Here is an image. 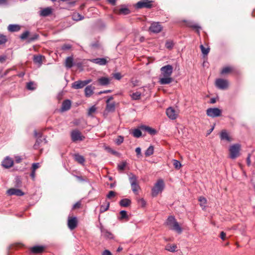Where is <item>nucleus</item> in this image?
I'll use <instances>...</instances> for the list:
<instances>
[{
    "instance_id": "nucleus-49",
    "label": "nucleus",
    "mask_w": 255,
    "mask_h": 255,
    "mask_svg": "<svg viewBox=\"0 0 255 255\" xmlns=\"http://www.w3.org/2000/svg\"><path fill=\"white\" fill-rule=\"evenodd\" d=\"M27 88L30 90H33L35 89V84L33 82H29L27 84Z\"/></svg>"
},
{
    "instance_id": "nucleus-48",
    "label": "nucleus",
    "mask_w": 255,
    "mask_h": 255,
    "mask_svg": "<svg viewBox=\"0 0 255 255\" xmlns=\"http://www.w3.org/2000/svg\"><path fill=\"white\" fill-rule=\"evenodd\" d=\"M129 12V10L128 8L126 7L124 8H121L119 10V13L120 14H127Z\"/></svg>"
},
{
    "instance_id": "nucleus-33",
    "label": "nucleus",
    "mask_w": 255,
    "mask_h": 255,
    "mask_svg": "<svg viewBox=\"0 0 255 255\" xmlns=\"http://www.w3.org/2000/svg\"><path fill=\"white\" fill-rule=\"evenodd\" d=\"M141 96V93L139 92H136L131 95V97L133 100H137L140 99Z\"/></svg>"
},
{
    "instance_id": "nucleus-64",
    "label": "nucleus",
    "mask_w": 255,
    "mask_h": 255,
    "mask_svg": "<svg viewBox=\"0 0 255 255\" xmlns=\"http://www.w3.org/2000/svg\"><path fill=\"white\" fill-rule=\"evenodd\" d=\"M6 60V56H0V62H3Z\"/></svg>"
},
{
    "instance_id": "nucleus-45",
    "label": "nucleus",
    "mask_w": 255,
    "mask_h": 255,
    "mask_svg": "<svg viewBox=\"0 0 255 255\" xmlns=\"http://www.w3.org/2000/svg\"><path fill=\"white\" fill-rule=\"evenodd\" d=\"M96 110L97 109L95 106L91 107L88 110V115L90 116H93V115L96 112Z\"/></svg>"
},
{
    "instance_id": "nucleus-36",
    "label": "nucleus",
    "mask_w": 255,
    "mask_h": 255,
    "mask_svg": "<svg viewBox=\"0 0 255 255\" xmlns=\"http://www.w3.org/2000/svg\"><path fill=\"white\" fill-rule=\"evenodd\" d=\"M83 16L79 13H74L72 15V18L74 20L78 21L83 19Z\"/></svg>"
},
{
    "instance_id": "nucleus-6",
    "label": "nucleus",
    "mask_w": 255,
    "mask_h": 255,
    "mask_svg": "<svg viewBox=\"0 0 255 255\" xmlns=\"http://www.w3.org/2000/svg\"><path fill=\"white\" fill-rule=\"evenodd\" d=\"M206 112L208 116L212 118L219 117L222 114V111L217 108L208 109Z\"/></svg>"
},
{
    "instance_id": "nucleus-1",
    "label": "nucleus",
    "mask_w": 255,
    "mask_h": 255,
    "mask_svg": "<svg viewBox=\"0 0 255 255\" xmlns=\"http://www.w3.org/2000/svg\"><path fill=\"white\" fill-rule=\"evenodd\" d=\"M161 73L159 77V83L161 85L168 84L173 81L171 75L173 67L170 65H165L160 68Z\"/></svg>"
},
{
    "instance_id": "nucleus-59",
    "label": "nucleus",
    "mask_w": 255,
    "mask_h": 255,
    "mask_svg": "<svg viewBox=\"0 0 255 255\" xmlns=\"http://www.w3.org/2000/svg\"><path fill=\"white\" fill-rule=\"evenodd\" d=\"M22 158L19 156H16L15 157V160L16 163H19L21 162Z\"/></svg>"
},
{
    "instance_id": "nucleus-25",
    "label": "nucleus",
    "mask_w": 255,
    "mask_h": 255,
    "mask_svg": "<svg viewBox=\"0 0 255 255\" xmlns=\"http://www.w3.org/2000/svg\"><path fill=\"white\" fill-rule=\"evenodd\" d=\"M141 130L147 131L150 134H154L156 133V130L150 127H146L145 126H141L140 127Z\"/></svg>"
},
{
    "instance_id": "nucleus-53",
    "label": "nucleus",
    "mask_w": 255,
    "mask_h": 255,
    "mask_svg": "<svg viewBox=\"0 0 255 255\" xmlns=\"http://www.w3.org/2000/svg\"><path fill=\"white\" fill-rule=\"evenodd\" d=\"M138 203L141 205V207H143L145 206L146 202L143 198L139 199L138 200Z\"/></svg>"
},
{
    "instance_id": "nucleus-20",
    "label": "nucleus",
    "mask_w": 255,
    "mask_h": 255,
    "mask_svg": "<svg viewBox=\"0 0 255 255\" xmlns=\"http://www.w3.org/2000/svg\"><path fill=\"white\" fill-rule=\"evenodd\" d=\"M74 157L75 160L78 162L79 163L83 165L84 164V162L85 161V159L84 157L80 155L78 153H75L74 154Z\"/></svg>"
},
{
    "instance_id": "nucleus-27",
    "label": "nucleus",
    "mask_w": 255,
    "mask_h": 255,
    "mask_svg": "<svg viewBox=\"0 0 255 255\" xmlns=\"http://www.w3.org/2000/svg\"><path fill=\"white\" fill-rule=\"evenodd\" d=\"M141 129L134 128L130 131V133L135 137H139L141 135Z\"/></svg>"
},
{
    "instance_id": "nucleus-63",
    "label": "nucleus",
    "mask_w": 255,
    "mask_h": 255,
    "mask_svg": "<svg viewBox=\"0 0 255 255\" xmlns=\"http://www.w3.org/2000/svg\"><path fill=\"white\" fill-rule=\"evenodd\" d=\"M81 204L80 202L76 203L73 206V208H78L80 207Z\"/></svg>"
},
{
    "instance_id": "nucleus-21",
    "label": "nucleus",
    "mask_w": 255,
    "mask_h": 255,
    "mask_svg": "<svg viewBox=\"0 0 255 255\" xmlns=\"http://www.w3.org/2000/svg\"><path fill=\"white\" fill-rule=\"evenodd\" d=\"M93 63L99 64L100 65H104L107 63V60L105 58H96L91 60Z\"/></svg>"
},
{
    "instance_id": "nucleus-44",
    "label": "nucleus",
    "mask_w": 255,
    "mask_h": 255,
    "mask_svg": "<svg viewBox=\"0 0 255 255\" xmlns=\"http://www.w3.org/2000/svg\"><path fill=\"white\" fill-rule=\"evenodd\" d=\"M121 217L119 218L120 220H122L124 219H128V216L127 215V212L125 210H122L120 212Z\"/></svg>"
},
{
    "instance_id": "nucleus-23",
    "label": "nucleus",
    "mask_w": 255,
    "mask_h": 255,
    "mask_svg": "<svg viewBox=\"0 0 255 255\" xmlns=\"http://www.w3.org/2000/svg\"><path fill=\"white\" fill-rule=\"evenodd\" d=\"M94 87L92 86H87L85 89V93L86 97H90L93 94Z\"/></svg>"
},
{
    "instance_id": "nucleus-57",
    "label": "nucleus",
    "mask_w": 255,
    "mask_h": 255,
    "mask_svg": "<svg viewBox=\"0 0 255 255\" xmlns=\"http://www.w3.org/2000/svg\"><path fill=\"white\" fill-rule=\"evenodd\" d=\"M71 47V46L70 44H64L62 47V49L63 50H68L70 49Z\"/></svg>"
},
{
    "instance_id": "nucleus-26",
    "label": "nucleus",
    "mask_w": 255,
    "mask_h": 255,
    "mask_svg": "<svg viewBox=\"0 0 255 255\" xmlns=\"http://www.w3.org/2000/svg\"><path fill=\"white\" fill-rule=\"evenodd\" d=\"M186 25L189 27L196 29L198 33L199 32V29H201L200 26H199L197 24L194 23L193 22H188L187 23Z\"/></svg>"
},
{
    "instance_id": "nucleus-9",
    "label": "nucleus",
    "mask_w": 255,
    "mask_h": 255,
    "mask_svg": "<svg viewBox=\"0 0 255 255\" xmlns=\"http://www.w3.org/2000/svg\"><path fill=\"white\" fill-rule=\"evenodd\" d=\"M71 136L73 141H81L84 137L78 130H74L71 132Z\"/></svg>"
},
{
    "instance_id": "nucleus-11",
    "label": "nucleus",
    "mask_w": 255,
    "mask_h": 255,
    "mask_svg": "<svg viewBox=\"0 0 255 255\" xmlns=\"http://www.w3.org/2000/svg\"><path fill=\"white\" fill-rule=\"evenodd\" d=\"M113 99V97H110L106 101L107 106L106 111L108 112H113L115 109V102L110 103V102Z\"/></svg>"
},
{
    "instance_id": "nucleus-13",
    "label": "nucleus",
    "mask_w": 255,
    "mask_h": 255,
    "mask_svg": "<svg viewBox=\"0 0 255 255\" xmlns=\"http://www.w3.org/2000/svg\"><path fill=\"white\" fill-rule=\"evenodd\" d=\"M8 195H16L17 196H22L24 195V193L19 189L11 188L7 191Z\"/></svg>"
},
{
    "instance_id": "nucleus-58",
    "label": "nucleus",
    "mask_w": 255,
    "mask_h": 255,
    "mask_svg": "<svg viewBox=\"0 0 255 255\" xmlns=\"http://www.w3.org/2000/svg\"><path fill=\"white\" fill-rule=\"evenodd\" d=\"M114 77L117 80H120L121 79L122 76L121 75V74L119 73H117L114 74Z\"/></svg>"
},
{
    "instance_id": "nucleus-34",
    "label": "nucleus",
    "mask_w": 255,
    "mask_h": 255,
    "mask_svg": "<svg viewBox=\"0 0 255 255\" xmlns=\"http://www.w3.org/2000/svg\"><path fill=\"white\" fill-rule=\"evenodd\" d=\"M154 151V147L153 146L150 145L145 151V155L146 156H150L152 155Z\"/></svg>"
},
{
    "instance_id": "nucleus-41",
    "label": "nucleus",
    "mask_w": 255,
    "mask_h": 255,
    "mask_svg": "<svg viewBox=\"0 0 255 255\" xmlns=\"http://www.w3.org/2000/svg\"><path fill=\"white\" fill-rule=\"evenodd\" d=\"M233 68L231 67H224L221 72L223 74H226L231 72L233 70Z\"/></svg>"
},
{
    "instance_id": "nucleus-55",
    "label": "nucleus",
    "mask_w": 255,
    "mask_h": 255,
    "mask_svg": "<svg viewBox=\"0 0 255 255\" xmlns=\"http://www.w3.org/2000/svg\"><path fill=\"white\" fill-rule=\"evenodd\" d=\"M115 196V192L113 191H110L108 194L107 195L108 198H111Z\"/></svg>"
},
{
    "instance_id": "nucleus-37",
    "label": "nucleus",
    "mask_w": 255,
    "mask_h": 255,
    "mask_svg": "<svg viewBox=\"0 0 255 255\" xmlns=\"http://www.w3.org/2000/svg\"><path fill=\"white\" fill-rule=\"evenodd\" d=\"M131 187L132 191L133 192V193L135 194H138V192H137L138 190L139 189V186L138 185L137 183H135V184H131Z\"/></svg>"
},
{
    "instance_id": "nucleus-39",
    "label": "nucleus",
    "mask_w": 255,
    "mask_h": 255,
    "mask_svg": "<svg viewBox=\"0 0 255 255\" xmlns=\"http://www.w3.org/2000/svg\"><path fill=\"white\" fill-rule=\"evenodd\" d=\"M174 46V43L173 41L168 40L165 43V47L168 49H171Z\"/></svg>"
},
{
    "instance_id": "nucleus-29",
    "label": "nucleus",
    "mask_w": 255,
    "mask_h": 255,
    "mask_svg": "<svg viewBox=\"0 0 255 255\" xmlns=\"http://www.w3.org/2000/svg\"><path fill=\"white\" fill-rule=\"evenodd\" d=\"M131 203V201L127 198H125L121 200L120 202V205L122 207H128Z\"/></svg>"
},
{
    "instance_id": "nucleus-60",
    "label": "nucleus",
    "mask_w": 255,
    "mask_h": 255,
    "mask_svg": "<svg viewBox=\"0 0 255 255\" xmlns=\"http://www.w3.org/2000/svg\"><path fill=\"white\" fill-rule=\"evenodd\" d=\"M220 237L222 240H225L226 237V233L224 232H221Z\"/></svg>"
},
{
    "instance_id": "nucleus-2",
    "label": "nucleus",
    "mask_w": 255,
    "mask_h": 255,
    "mask_svg": "<svg viewBox=\"0 0 255 255\" xmlns=\"http://www.w3.org/2000/svg\"><path fill=\"white\" fill-rule=\"evenodd\" d=\"M166 224L169 229L176 232L178 234H180L182 232L181 227L179 226L174 216H169L166 220Z\"/></svg>"
},
{
    "instance_id": "nucleus-16",
    "label": "nucleus",
    "mask_w": 255,
    "mask_h": 255,
    "mask_svg": "<svg viewBox=\"0 0 255 255\" xmlns=\"http://www.w3.org/2000/svg\"><path fill=\"white\" fill-rule=\"evenodd\" d=\"M151 1L148 0H142L138 1L136 3V6L137 8H140L142 7L149 8L151 7Z\"/></svg>"
},
{
    "instance_id": "nucleus-4",
    "label": "nucleus",
    "mask_w": 255,
    "mask_h": 255,
    "mask_svg": "<svg viewBox=\"0 0 255 255\" xmlns=\"http://www.w3.org/2000/svg\"><path fill=\"white\" fill-rule=\"evenodd\" d=\"M164 187V183L162 179L157 180L152 189V195L153 196H157L161 192Z\"/></svg>"
},
{
    "instance_id": "nucleus-17",
    "label": "nucleus",
    "mask_w": 255,
    "mask_h": 255,
    "mask_svg": "<svg viewBox=\"0 0 255 255\" xmlns=\"http://www.w3.org/2000/svg\"><path fill=\"white\" fill-rule=\"evenodd\" d=\"M71 106V102L70 100H66L63 102L61 111L65 112L69 110Z\"/></svg>"
},
{
    "instance_id": "nucleus-28",
    "label": "nucleus",
    "mask_w": 255,
    "mask_h": 255,
    "mask_svg": "<svg viewBox=\"0 0 255 255\" xmlns=\"http://www.w3.org/2000/svg\"><path fill=\"white\" fill-rule=\"evenodd\" d=\"M98 82L101 85H107L110 83V79L107 77H101L98 79Z\"/></svg>"
},
{
    "instance_id": "nucleus-61",
    "label": "nucleus",
    "mask_w": 255,
    "mask_h": 255,
    "mask_svg": "<svg viewBox=\"0 0 255 255\" xmlns=\"http://www.w3.org/2000/svg\"><path fill=\"white\" fill-rule=\"evenodd\" d=\"M250 157H251V155L249 154L247 158V164L248 166H250L251 165V163Z\"/></svg>"
},
{
    "instance_id": "nucleus-52",
    "label": "nucleus",
    "mask_w": 255,
    "mask_h": 255,
    "mask_svg": "<svg viewBox=\"0 0 255 255\" xmlns=\"http://www.w3.org/2000/svg\"><path fill=\"white\" fill-rule=\"evenodd\" d=\"M6 41L5 36L0 34V44L4 43Z\"/></svg>"
},
{
    "instance_id": "nucleus-19",
    "label": "nucleus",
    "mask_w": 255,
    "mask_h": 255,
    "mask_svg": "<svg viewBox=\"0 0 255 255\" xmlns=\"http://www.w3.org/2000/svg\"><path fill=\"white\" fill-rule=\"evenodd\" d=\"M221 138L227 142L232 141V137L230 135V134L226 131H222L221 133Z\"/></svg>"
},
{
    "instance_id": "nucleus-31",
    "label": "nucleus",
    "mask_w": 255,
    "mask_h": 255,
    "mask_svg": "<svg viewBox=\"0 0 255 255\" xmlns=\"http://www.w3.org/2000/svg\"><path fill=\"white\" fill-rule=\"evenodd\" d=\"M73 59L72 57H68L65 61V66L66 67L70 68L73 66Z\"/></svg>"
},
{
    "instance_id": "nucleus-35",
    "label": "nucleus",
    "mask_w": 255,
    "mask_h": 255,
    "mask_svg": "<svg viewBox=\"0 0 255 255\" xmlns=\"http://www.w3.org/2000/svg\"><path fill=\"white\" fill-rule=\"evenodd\" d=\"M105 150H107V152L111 153V154L115 155H118L119 153L117 152L116 151L113 150L112 149L110 146H104Z\"/></svg>"
},
{
    "instance_id": "nucleus-50",
    "label": "nucleus",
    "mask_w": 255,
    "mask_h": 255,
    "mask_svg": "<svg viewBox=\"0 0 255 255\" xmlns=\"http://www.w3.org/2000/svg\"><path fill=\"white\" fill-rule=\"evenodd\" d=\"M29 36V31H26L24 32V33H23L21 35V36H20V38H21V39H23H23H26V38H28Z\"/></svg>"
},
{
    "instance_id": "nucleus-3",
    "label": "nucleus",
    "mask_w": 255,
    "mask_h": 255,
    "mask_svg": "<svg viewBox=\"0 0 255 255\" xmlns=\"http://www.w3.org/2000/svg\"><path fill=\"white\" fill-rule=\"evenodd\" d=\"M241 155L240 144H232L229 148V158L234 160Z\"/></svg>"
},
{
    "instance_id": "nucleus-5",
    "label": "nucleus",
    "mask_w": 255,
    "mask_h": 255,
    "mask_svg": "<svg viewBox=\"0 0 255 255\" xmlns=\"http://www.w3.org/2000/svg\"><path fill=\"white\" fill-rule=\"evenodd\" d=\"M100 230L101 233V236L106 240H114L115 236L114 234L108 230L107 229L104 228L102 225H100Z\"/></svg>"
},
{
    "instance_id": "nucleus-38",
    "label": "nucleus",
    "mask_w": 255,
    "mask_h": 255,
    "mask_svg": "<svg viewBox=\"0 0 255 255\" xmlns=\"http://www.w3.org/2000/svg\"><path fill=\"white\" fill-rule=\"evenodd\" d=\"M43 58H44V57L41 55L36 56L34 57V61L35 63L41 64Z\"/></svg>"
},
{
    "instance_id": "nucleus-51",
    "label": "nucleus",
    "mask_w": 255,
    "mask_h": 255,
    "mask_svg": "<svg viewBox=\"0 0 255 255\" xmlns=\"http://www.w3.org/2000/svg\"><path fill=\"white\" fill-rule=\"evenodd\" d=\"M126 165V163L123 162L118 165V169L121 170H123L125 169Z\"/></svg>"
},
{
    "instance_id": "nucleus-7",
    "label": "nucleus",
    "mask_w": 255,
    "mask_h": 255,
    "mask_svg": "<svg viewBox=\"0 0 255 255\" xmlns=\"http://www.w3.org/2000/svg\"><path fill=\"white\" fill-rule=\"evenodd\" d=\"M91 82V79L85 81H77L72 84V87L75 89H81Z\"/></svg>"
},
{
    "instance_id": "nucleus-42",
    "label": "nucleus",
    "mask_w": 255,
    "mask_h": 255,
    "mask_svg": "<svg viewBox=\"0 0 255 255\" xmlns=\"http://www.w3.org/2000/svg\"><path fill=\"white\" fill-rule=\"evenodd\" d=\"M109 206H110L109 202L107 203L106 206H105L103 205H101L100 207V213H103V212L106 211L107 210H108L109 208Z\"/></svg>"
},
{
    "instance_id": "nucleus-30",
    "label": "nucleus",
    "mask_w": 255,
    "mask_h": 255,
    "mask_svg": "<svg viewBox=\"0 0 255 255\" xmlns=\"http://www.w3.org/2000/svg\"><path fill=\"white\" fill-rule=\"evenodd\" d=\"M20 29V26L17 24H10L8 26V30L11 32L17 31Z\"/></svg>"
},
{
    "instance_id": "nucleus-47",
    "label": "nucleus",
    "mask_w": 255,
    "mask_h": 255,
    "mask_svg": "<svg viewBox=\"0 0 255 255\" xmlns=\"http://www.w3.org/2000/svg\"><path fill=\"white\" fill-rule=\"evenodd\" d=\"M38 37V35L36 34H34L32 35L29 36V37L28 38V42H30L31 41H34L35 40L37 39Z\"/></svg>"
},
{
    "instance_id": "nucleus-12",
    "label": "nucleus",
    "mask_w": 255,
    "mask_h": 255,
    "mask_svg": "<svg viewBox=\"0 0 255 255\" xmlns=\"http://www.w3.org/2000/svg\"><path fill=\"white\" fill-rule=\"evenodd\" d=\"M162 29V27L158 22H153L151 23L149 30L153 33H159Z\"/></svg>"
},
{
    "instance_id": "nucleus-10",
    "label": "nucleus",
    "mask_w": 255,
    "mask_h": 255,
    "mask_svg": "<svg viewBox=\"0 0 255 255\" xmlns=\"http://www.w3.org/2000/svg\"><path fill=\"white\" fill-rule=\"evenodd\" d=\"M166 115L170 119L174 120L177 117L178 111L171 107H169L166 110Z\"/></svg>"
},
{
    "instance_id": "nucleus-32",
    "label": "nucleus",
    "mask_w": 255,
    "mask_h": 255,
    "mask_svg": "<svg viewBox=\"0 0 255 255\" xmlns=\"http://www.w3.org/2000/svg\"><path fill=\"white\" fill-rule=\"evenodd\" d=\"M128 176L130 185L137 183V177L134 174L130 173Z\"/></svg>"
},
{
    "instance_id": "nucleus-14",
    "label": "nucleus",
    "mask_w": 255,
    "mask_h": 255,
    "mask_svg": "<svg viewBox=\"0 0 255 255\" xmlns=\"http://www.w3.org/2000/svg\"><path fill=\"white\" fill-rule=\"evenodd\" d=\"M13 164V160L8 156L6 157L2 162V165L5 168H9Z\"/></svg>"
},
{
    "instance_id": "nucleus-18",
    "label": "nucleus",
    "mask_w": 255,
    "mask_h": 255,
    "mask_svg": "<svg viewBox=\"0 0 255 255\" xmlns=\"http://www.w3.org/2000/svg\"><path fill=\"white\" fill-rule=\"evenodd\" d=\"M44 247L43 246H35L30 248V251L32 253L39 254L43 252Z\"/></svg>"
},
{
    "instance_id": "nucleus-24",
    "label": "nucleus",
    "mask_w": 255,
    "mask_h": 255,
    "mask_svg": "<svg viewBox=\"0 0 255 255\" xmlns=\"http://www.w3.org/2000/svg\"><path fill=\"white\" fill-rule=\"evenodd\" d=\"M52 13V8L50 7H46L40 11V15L43 16L49 15Z\"/></svg>"
},
{
    "instance_id": "nucleus-43",
    "label": "nucleus",
    "mask_w": 255,
    "mask_h": 255,
    "mask_svg": "<svg viewBox=\"0 0 255 255\" xmlns=\"http://www.w3.org/2000/svg\"><path fill=\"white\" fill-rule=\"evenodd\" d=\"M200 47L203 54H204V55H206L208 54L210 50L209 48H205L204 47L203 45H201Z\"/></svg>"
},
{
    "instance_id": "nucleus-56",
    "label": "nucleus",
    "mask_w": 255,
    "mask_h": 255,
    "mask_svg": "<svg viewBox=\"0 0 255 255\" xmlns=\"http://www.w3.org/2000/svg\"><path fill=\"white\" fill-rule=\"evenodd\" d=\"M124 141V138L121 136H119L116 139L117 143H121Z\"/></svg>"
},
{
    "instance_id": "nucleus-62",
    "label": "nucleus",
    "mask_w": 255,
    "mask_h": 255,
    "mask_svg": "<svg viewBox=\"0 0 255 255\" xmlns=\"http://www.w3.org/2000/svg\"><path fill=\"white\" fill-rule=\"evenodd\" d=\"M103 255H112V254L109 250H106L103 252Z\"/></svg>"
},
{
    "instance_id": "nucleus-46",
    "label": "nucleus",
    "mask_w": 255,
    "mask_h": 255,
    "mask_svg": "<svg viewBox=\"0 0 255 255\" xmlns=\"http://www.w3.org/2000/svg\"><path fill=\"white\" fill-rule=\"evenodd\" d=\"M177 248L176 245L167 246L166 247V250L171 252H174Z\"/></svg>"
},
{
    "instance_id": "nucleus-8",
    "label": "nucleus",
    "mask_w": 255,
    "mask_h": 255,
    "mask_svg": "<svg viewBox=\"0 0 255 255\" xmlns=\"http://www.w3.org/2000/svg\"><path fill=\"white\" fill-rule=\"evenodd\" d=\"M215 85L219 89L224 90L228 88L229 82L226 80L218 79L216 80Z\"/></svg>"
},
{
    "instance_id": "nucleus-22",
    "label": "nucleus",
    "mask_w": 255,
    "mask_h": 255,
    "mask_svg": "<svg viewBox=\"0 0 255 255\" xmlns=\"http://www.w3.org/2000/svg\"><path fill=\"white\" fill-rule=\"evenodd\" d=\"M34 135L35 137L37 138L36 142L37 143H39L40 142H46L45 139L42 137L41 133L39 132H37V131H34Z\"/></svg>"
},
{
    "instance_id": "nucleus-40",
    "label": "nucleus",
    "mask_w": 255,
    "mask_h": 255,
    "mask_svg": "<svg viewBox=\"0 0 255 255\" xmlns=\"http://www.w3.org/2000/svg\"><path fill=\"white\" fill-rule=\"evenodd\" d=\"M173 164L174 165V167L176 169H179L181 167V163L176 159H173L172 160Z\"/></svg>"
},
{
    "instance_id": "nucleus-15",
    "label": "nucleus",
    "mask_w": 255,
    "mask_h": 255,
    "mask_svg": "<svg viewBox=\"0 0 255 255\" xmlns=\"http://www.w3.org/2000/svg\"><path fill=\"white\" fill-rule=\"evenodd\" d=\"M68 226L70 230L74 229L77 226V219L76 217L69 218L68 220Z\"/></svg>"
},
{
    "instance_id": "nucleus-54",
    "label": "nucleus",
    "mask_w": 255,
    "mask_h": 255,
    "mask_svg": "<svg viewBox=\"0 0 255 255\" xmlns=\"http://www.w3.org/2000/svg\"><path fill=\"white\" fill-rule=\"evenodd\" d=\"M39 167V163H34L32 165V170L35 171L36 169Z\"/></svg>"
}]
</instances>
